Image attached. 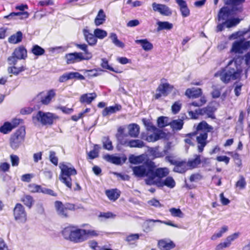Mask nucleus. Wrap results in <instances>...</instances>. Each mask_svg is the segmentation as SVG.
<instances>
[{
  "label": "nucleus",
  "instance_id": "obj_1",
  "mask_svg": "<svg viewBox=\"0 0 250 250\" xmlns=\"http://www.w3.org/2000/svg\"><path fill=\"white\" fill-rule=\"evenodd\" d=\"M213 129V127L205 121L201 122L197 126L195 135L197 143V150L199 152L203 151L204 147L208 143V133L212 131Z\"/></svg>",
  "mask_w": 250,
  "mask_h": 250
},
{
  "label": "nucleus",
  "instance_id": "obj_2",
  "mask_svg": "<svg viewBox=\"0 0 250 250\" xmlns=\"http://www.w3.org/2000/svg\"><path fill=\"white\" fill-rule=\"evenodd\" d=\"M241 72V66L235 61L231 60L221 73L220 79L225 83H228L231 80L240 78Z\"/></svg>",
  "mask_w": 250,
  "mask_h": 250
},
{
  "label": "nucleus",
  "instance_id": "obj_3",
  "mask_svg": "<svg viewBox=\"0 0 250 250\" xmlns=\"http://www.w3.org/2000/svg\"><path fill=\"white\" fill-rule=\"evenodd\" d=\"M61 169L60 180L69 188L72 187L71 176L77 174L76 169L70 163H61L59 165Z\"/></svg>",
  "mask_w": 250,
  "mask_h": 250
},
{
  "label": "nucleus",
  "instance_id": "obj_4",
  "mask_svg": "<svg viewBox=\"0 0 250 250\" xmlns=\"http://www.w3.org/2000/svg\"><path fill=\"white\" fill-rule=\"evenodd\" d=\"M82 33L85 40L91 46L97 44L98 39L103 40L107 36V33L105 30L98 28L94 29L92 34L87 26L83 28Z\"/></svg>",
  "mask_w": 250,
  "mask_h": 250
},
{
  "label": "nucleus",
  "instance_id": "obj_5",
  "mask_svg": "<svg viewBox=\"0 0 250 250\" xmlns=\"http://www.w3.org/2000/svg\"><path fill=\"white\" fill-rule=\"evenodd\" d=\"M63 237L71 242L79 243L84 242L83 229L76 226L65 228L62 232Z\"/></svg>",
  "mask_w": 250,
  "mask_h": 250
},
{
  "label": "nucleus",
  "instance_id": "obj_6",
  "mask_svg": "<svg viewBox=\"0 0 250 250\" xmlns=\"http://www.w3.org/2000/svg\"><path fill=\"white\" fill-rule=\"evenodd\" d=\"M154 162L147 160L142 165L131 167L134 175L137 177H147L149 178L150 174H152V168Z\"/></svg>",
  "mask_w": 250,
  "mask_h": 250
},
{
  "label": "nucleus",
  "instance_id": "obj_7",
  "mask_svg": "<svg viewBox=\"0 0 250 250\" xmlns=\"http://www.w3.org/2000/svg\"><path fill=\"white\" fill-rule=\"evenodd\" d=\"M57 116L51 112H43L39 111L32 117V120L35 124L41 123L43 125H52Z\"/></svg>",
  "mask_w": 250,
  "mask_h": 250
},
{
  "label": "nucleus",
  "instance_id": "obj_8",
  "mask_svg": "<svg viewBox=\"0 0 250 250\" xmlns=\"http://www.w3.org/2000/svg\"><path fill=\"white\" fill-rule=\"evenodd\" d=\"M25 130L21 127L13 133L10 139V146L14 150H17L24 142L25 136Z\"/></svg>",
  "mask_w": 250,
  "mask_h": 250
},
{
  "label": "nucleus",
  "instance_id": "obj_9",
  "mask_svg": "<svg viewBox=\"0 0 250 250\" xmlns=\"http://www.w3.org/2000/svg\"><path fill=\"white\" fill-rule=\"evenodd\" d=\"M14 220L18 223L23 224L27 220V214L24 207L20 203L16 204L13 209Z\"/></svg>",
  "mask_w": 250,
  "mask_h": 250
},
{
  "label": "nucleus",
  "instance_id": "obj_10",
  "mask_svg": "<svg viewBox=\"0 0 250 250\" xmlns=\"http://www.w3.org/2000/svg\"><path fill=\"white\" fill-rule=\"evenodd\" d=\"M146 183L148 185H156L158 187H163L164 186L172 188L175 186V182L172 177L168 176L165 180H162L160 179H157V180L154 179L146 180Z\"/></svg>",
  "mask_w": 250,
  "mask_h": 250
},
{
  "label": "nucleus",
  "instance_id": "obj_11",
  "mask_svg": "<svg viewBox=\"0 0 250 250\" xmlns=\"http://www.w3.org/2000/svg\"><path fill=\"white\" fill-rule=\"evenodd\" d=\"M250 46V41H247L245 39H241L232 43L230 52L235 54H243Z\"/></svg>",
  "mask_w": 250,
  "mask_h": 250
},
{
  "label": "nucleus",
  "instance_id": "obj_12",
  "mask_svg": "<svg viewBox=\"0 0 250 250\" xmlns=\"http://www.w3.org/2000/svg\"><path fill=\"white\" fill-rule=\"evenodd\" d=\"M173 86L167 83H161L156 90L154 95L155 99H158L162 96H167L172 90Z\"/></svg>",
  "mask_w": 250,
  "mask_h": 250
},
{
  "label": "nucleus",
  "instance_id": "obj_13",
  "mask_svg": "<svg viewBox=\"0 0 250 250\" xmlns=\"http://www.w3.org/2000/svg\"><path fill=\"white\" fill-rule=\"evenodd\" d=\"M155 163H154V166L152 168V174H150L149 178H146V180L154 179L157 180V179H160L167 176L169 173V170L167 167L164 168H158L155 170Z\"/></svg>",
  "mask_w": 250,
  "mask_h": 250
},
{
  "label": "nucleus",
  "instance_id": "obj_14",
  "mask_svg": "<svg viewBox=\"0 0 250 250\" xmlns=\"http://www.w3.org/2000/svg\"><path fill=\"white\" fill-rule=\"evenodd\" d=\"M65 58L67 64L74 63L76 62L85 60L83 57V53L81 52H74L65 55Z\"/></svg>",
  "mask_w": 250,
  "mask_h": 250
},
{
  "label": "nucleus",
  "instance_id": "obj_15",
  "mask_svg": "<svg viewBox=\"0 0 250 250\" xmlns=\"http://www.w3.org/2000/svg\"><path fill=\"white\" fill-rule=\"evenodd\" d=\"M152 6L153 10L154 11L158 12L161 15L164 16H169L172 14V12L170 8L165 4L153 2L152 4Z\"/></svg>",
  "mask_w": 250,
  "mask_h": 250
},
{
  "label": "nucleus",
  "instance_id": "obj_16",
  "mask_svg": "<svg viewBox=\"0 0 250 250\" xmlns=\"http://www.w3.org/2000/svg\"><path fill=\"white\" fill-rule=\"evenodd\" d=\"M150 132L152 133L149 134L148 133L146 138V140L149 142H155L161 138H164L165 136V133L159 129Z\"/></svg>",
  "mask_w": 250,
  "mask_h": 250
},
{
  "label": "nucleus",
  "instance_id": "obj_17",
  "mask_svg": "<svg viewBox=\"0 0 250 250\" xmlns=\"http://www.w3.org/2000/svg\"><path fill=\"white\" fill-rule=\"evenodd\" d=\"M175 247L174 243L168 238L162 239L158 242V247L161 250H170Z\"/></svg>",
  "mask_w": 250,
  "mask_h": 250
},
{
  "label": "nucleus",
  "instance_id": "obj_18",
  "mask_svg": "<svg viewBox=\"0 0 250 250\" xmlns=\"http://www.w3.org/2000/svg\"><path fill=\"white\" fill-rule=\"evenodd\" d=\"M104 158L106 161L115 165H121L126 160V157L124 155L119 157L114 155L107 154L104 156Z\"/></svg>",
  "mask_w": 250,
  "mask_h": 250
},
{
  "label": "nucleus",
  "instance_id": "obj_19",
  "mask_svg": "<svg viewBox=\"0 0 250 250\" xmlns=\"http://www.w3.org/2000/svg\"><path fill=\"white\" fill-rule=\"evenodd\" d=\"M118 139L122 145L129 146L130 147L142 148L145 146L144 143L140 140H131L127 141L119 138Z\"/></svg>",
  "mask_w": 250,
  "mask_h": 250
},
{
  "label": "nucleus",
  "instance_id": "obj_20",
  "mask_svg": "<svg viewBox=\"0 0 250 250\" xmlns=\"http://www.w3.org/2000/svg\"><path fill=\"white\" fill-rule=\"evenodd\" d=\"M55 95L56 92L54 89L49 90L46 93H42L41 94V102L43 104L47 105Z\"/></svg>",
  "mask_w": 250,
  "mask_h": 250
},
{
  "label": "nucleus",
  "instance_id": "obj_21",
  "mask_svg": "<svg viewBox=\"0 0 250 250\" xmlns=\"http://www.w3.org/2000/svg\"><path fill=\"white\" fill-rule=\"evenodd\" d=\"M230 14V10L228 7H223L219 11L218 16L217 20L218 21H226L228 20Z\"/></svg>",
  "mask_w": 250,
  "mask_h": 250
},
{
  "label": "nucleus",
  "instance_id": "obj_22",
  "mask_svg": "<svg viewBox=\"0 0 250 250\" xmlns=\"http://www.w3.org/2000/svg\"><path fill=\"white\" fill-rule=\"evenodd\" d=\"M97 97L96 93H88L83 94L80 98V102L82 104H90Z\"/></svg>",
  "mask_w": 250,
  "mask_h": 250
},
{
  "label": "nucleus",
  "instance_id": "obj_23",
  "mask_svg": "<svg viewBox=\"0 0 250 250\" xmlns=\"http://www.w3.org/2000/svg\"><path fill=\"white\" fill-rule=\"evenodd\" d=\"M106 21V15L103 9H100L95 17L94 23L95 26H99L103 24Z\"/></svg>",
  "mask_w": 250,
  "mask_h": 250
},
{
  "label": "nucleus",
  "instance_id": "obj_24",
  "mask_svg": "<svg viewBox=\"0 0 250 250\" xmlns=\"http://www.w3.org/2000/svg\"><path fill=\"white\" fill-rule=\"evenodd\" d=\"M189 169L188 163L186 161H179L175 163L173 171L179 173H183Z\"/></svg>",
  "mask_w": 250,
  "mask_h": 250
},
{
  "label": "nucleus",
  "instance_id": "obj_25",
  "mask_svg": "<svg viewBox=\"0 0 250 250\" xmlns=\"http://www.w3.org/2000/svg\"><path fill=\"white\" fill-rule=\"evenodd\" d=\"M121 108V106L119 104L106 107L103 110L102 115L104 117L107 116L120 111Z\"/></svg>",
  "mask_w": 250,
  "mask_h": 250
},
{
  "label": "nucleus",
  "instance_id": "obj_26",
  "mask_svg": "<svg viewBox=\"0 0 250 250\" xmlns=\"http://www.w3.org/2000/svg\"><path fill=\"white\" fill-rule=\"evenodd\" d=\"M160 220L147 219L144 222L145 231L149 232L151 231L156 224L162 223Z\"/></svg>",
  "mask_w": 250,
  "mask_h": 250
},
{
  "label": "nucleus",
  "instance_id": "obj_27",
  "mask_svg": "<svg viewBox=\"0 0 250 250\" xmlns=\"http://www.w3.org/2000/svg\"><path fill=\"white\" fill-rule=\"evenodd\" d=\"M187 163L189 169L197 167L201 163L200 156L199 155H195L194 158L189 159Z\"/></svg>",
  "mask_w": 250,
  "mask_h": 250
},
{
  "label": "nucleus",
  "instance_id": "obj_28",
  "mask_svg": "<svg viewBox=\"0 0 250 250\" xmlns=\"http://www.w3.org/2000/svg\"><path fill=\"white\" fill-rule=\"evenodd\" d=\"M75 46L79 49L83 51V57L85 60H89L92 57V54L88 50L87 45L85 44H76Z\"/></svg>",
  "mask_w": 250,
  "mask_h": 250
},
{
  "label": "nucleus",
  "instance_id": "obj_29",
  "mask_svg": "<svg viewBox=\"0 0 250 250\" xmlns=\"http://www.w3.org/2000/svg\"><path fill=\"white\" fill-rule=\"evenodd\" d=\"M202 94L200 88H191L187 89L185 95L189 98H196L199 97Z\"/></svg>",
  "mask_w": 250,
  "mask_h": 250
},
{
  "label": "nucleus",
  "instance_id": "obj_30",
  "mask_svg": "<svg viewBox=\"0 0 250 250\" xmlns=\"http://www.w3.org/2000/svg\"><path fill=\"white\" fill-rule=\"evenodd\" d=\"M13 54L19 60L25 59L27 57V51L23 46L16 48Z\"/></svg>",
  "mask_w": 250,
  "mask_h": 250
},
{
  "label": "nucleus",
  "instance_id": "obj_31",
  "mask_svg": "<svg viewBox=\"0 0 250 250\" xmlns=\"http://www.w3.org/2000/svg\"><path fill=\"white\" fill-rule=\"evenodd\" d=\"M135 42L137 44H140L142 48L146 51L151 50L153 47L152 43L149 42L146 39L136 40Z\"/></svg>",
  "mask_w": 250,
  "mask_h": 250
},
{
  "label": "nucleus",
  "instance_id": "obj_32",
  "mask_svg": "<svg viewBox=\"0 0 250 250\" xmlns=\"http://www.w3.org/2000/svg\"><path fill=\"white\" fill-rule=\"evenodd\" d=\"M55 208L58 214L64 217L67 216V210L63 207V204L60 201H56L55 203Z\"/></svg>",
  "mask_w": 250,
  "mask_h": 250
},
{
  "label": "nucleus",
  "instance_id": "obj_33",
  "mask_svg": "<svg viewBox=\"0 0 250 250\" xmlns=\"http://www.w3.org/2000/svg\"><path fill=\"white\" fill-rule=\"evenodd\" d=\"M198 112L201 115H206L208 118L212 119L215 118V116L214 115V110L212 107L208 106L205 108L198 109Z\"/></svg>",
  "mask_w": 250,
  "mask_h": 250
},
{
  "label": "nucleus",
  "instance_id": "obj_34",
  "mask_svg": "<svg viewBox=\"0 0 250 250\" xmlns=\"http://www.w3.org/2000/svg\"><path fill=\"white\" fill-rule=\"evenodd\" d=\"M128 133L132 137H137L140 132L139 126L136 124H130L128 126Z\"/></svg>",
  "mask_w": 250,
  "mask_h": 250
},
{
  "label": "nucleus",
  "instance_id": "obj_35",
  "mask_svg": "<svg viewBox=\"0 0 250 250\" xmlns=\"http://www.w3.org/2000/svg\"><path fill=\"white\" fill-rule=\"evenodd\" d=\"M129 161L130 163L133 164H139L145 163L146 159V156L144 155H140L139 156H135L131 155L129 157Z\"/></svg>",
  "mask_w": 250,
  "mask_h": 250
},
{
  "label": "nucleus",
  "instance_id": "obj_36",
  "mask_svg": "<svg viewBox=\"0 0 250 250\" xmlns=\"http://www.w3.org/2000/svg\"><path fill=\"white\" fill-rule=\"evenodd\" d=\"M83 241H85L90 238L98 235V232L92 229H83Z\"/></svg>",
  "mask_w": 250,
  "mask_h": 250
},
{
  "label": "nucleus",
  "instance_id": "obj_37",
  "mask_svg": "<svg viewBox=\"0 0 250 250\" xmlns=\"http://www.w3.org/2000/svg\"><path fill=\"white\" fill-rule=\"evenodd\" d=\"M22 39V34L21 31L17 32L15 34L11 36L8 39L10 43L16 44L21 42Z\"/></svg>",
  "mask_w": 250,
  "mask_h": 250
},
{
  "label": "nucleus",
  "instance_id": "obj_38",
  "mask_svg": "<svg viewBox=\"0 0 250 250\" xmlns=\"http://www.w3.org/2000/svg\"><path fill=\"white\" fill-rule=\"evenodd\" d=\"M158 25L157 30H170L173 28V24L168 21H159L157 23Z\"/></svg>",
  "mask_w": 250,
  "mask_h": 250
},
{
  "label": "nucleus",
  "instance_id": "obj_39",
  "mask_svg": "<svg viewBox=\"0 0 250 250\" xmlns=\"http://www.w3.org/2000/svg\"><path fill=\"white\" fill-rule=\"evenodd\" d=\"M184 122L181 119L174 120L170 123V125L173 130H179L183 128Z\"/></svg>",
  "mask_w": 250,
  "mask_h": 250
},
{
  "label": "nucleus",
  "instance_id": "obj_40",
  "mask_svg": "<svg viewBox=\"0 0 250 250\" xmlns=\"http://www.w3.org/2000/svg\"><path fill=\"white\" fill-rule=\"evenodd\" d=\"M109 38L112 41V43L116 46L123 48L125 47V44L118 39L117 35L114 33L110 34Z\"/></svg>",
  "mask_w": 250,
  "mask_h": 250
},
{
  "label": "nucleus",
  "instance_id": "obj_41",
  "mask_svg": "<svg viewBox=\"0 0 250 250\" xmlns=\"http://www.w3.org/2000/svg\"><path fill=\"white\" fill-rule=\"evenodd\" d=\"M21 201L29 208H30L33 206L34 200L33 197L28 195L23 196L21 199Z\"/></svg>",
  "mask_w": 250,
  "mask_h": 250
},
{
  "label": "nucleus",
  "instance_id": "obj_42",
  "mask_svg": "<svg viewBox=\"0 0 250 250\" xmlns=\"http://www.w3.org/2000/svg\"><path fill=\"white\" fill-rule=\"evenodd\" d=\"M229 228L227 226L224 225L221 227L220 230L213 234L211 237L212 240H215L218 238L221 237L223 234L228 231Z\"/></svg>",
  "mask_w": 250,
  "mask_h": 250
},
{
  "label": "nucleus",
  "instance_id": "obj_43",
  "mask_svg": "<svg viewBox=\"0 0 250 250\" xmlns=\"http://www.w3.org/2000/svg\"><path fill=\"white\" fill-rule=\"evenodd\" d=\"M105 193L109 199L113 201L117 200L120 196L119 192L117 189L106 190Z\"/></svg>",
  "mask_w": 250,
  "mask_h": 250
},
{
  "label": "nucleus",
  "instance_id": "obj_44",
  "mask_svg": "<svg viewBox=\"0 0 250 250\" xmlns=\"http://www.w3.org/2000/svg\"><path fill=\"white\" fill-rule=\"evenodd\" d=\"M29 13L27 12H13L5 18H10L14 16H19V19L22 20L27 19L29 17Z\"/></svg>",
  "mask_w": 250,
  "mask_h": 250
},
{
  "label": "nucleus",
  "instance_id": "obj_45",
  "mask_svg": "<svg viewBox=\"0 0 250 250\" xmlns=\"http://www.w3.org/2000/svg\"><path fill=\"white\" fill-rule=\"evenodd\" d=\"M171 215L175 217H179L180 218L184 217V214L179 208H171L169 209Z\"/></svg>",
  "mask_w": 250,
  "mask_h": 250
},
{
  "label": "nucleus",
  "instance_id": "obj_46",
  "mask_svg": "<svg viewBox=\"0 0 250 250\" xmlns=\"http://www.w3.org/2000/svg\"><path fill=\"white\" fill-rule=\"evenodd\" d=\"M195 136V132L188 133L186 135L184 139L185 143L189 146H194V138Z\"/></svg>",
  "mask_w": 250,
  "mask_h": 250
},
{
  "label": "nucleus",
  "instance_id": "obj_47",
  "mask_svg": "<svg viewBox=\"0 0 250 250\" xmlns=\"http://www.w3.org/2000/svg\"><path fill=\"white\" fill-rule=\"evenodd\" d=\"M84 74L86 77L91 78L93 77H96L100 75L99 72L102 70H98L97 69H91V70H83Z\"/></svg>",
  "mask_w": 250,
  "mask_h": 250
},
{
  "label": "nucleus",
  "instance_id": "obj_48",
  "mask_svg": "<svg viewBox=\"0 0 250 250\" xmlns=\"http://www.w3.org/2000/svg\"><path fill=\"white\" fill-rule=\"evenodd\" d=\"M13 129L10 122H5L3 125L0 127V132L3 134H7Z\"/></svg>",
  "mask_w": 250,
  "mask_h": 250
},
{
  "label": "nucleus",
  "instance_id": "obj_49",
  "mask_svg": "<svg viewBox=\"0 0 250 250\" xmlns=\"http://www.w3.org/2000/svg\"><path fill=\"white\" fill-rule=\"evenodd\" d=\"M240 21V20L238 18H233L231 19H228L225 21V24L227 28H231L236 26Z\"/></svg>",
  "mask_w": 250,
  "mask_h": 250
},
{
  "label": "nucleus",
  "instance_id": "obj_50",
  "mask_svg": "<svg viewBox=\"0 0 250 250\" xmlns=\"http://www.w3.org/2000/svg\"><path fill=\"white\" fill-rule=\"evenodd\" d=\"M31 51L32 53L36 56L42 55L45 52L44 49L38 45H34L32 48Z\"/></svg>",
  "mask_w": 250,
  "mask_h": 250
},
{
  "label": "nucleus",
  "instance_id": "obj_51",
  "mask_svg": "<svg viewBox=\"0 0 250 250\" xmlns=\"http://www.w3.org/2000/svg\"><path fill=\"white\" fill-rule=\"evenodd\" d=\"M103 143V146L104 148L108 150H111L113 149V146L112 144L111 141L109 139V138L107 137H104L103 138L102 140Z\"/></svg>",
  "mask_w": 250,
  "mask_h": 250
},
{
  "label": "nucleus",
  "instance_id": "obj_52",
  "mask_svg": "<svg viewBox=\"0 0 250 250\" xmlns=\"http://www.w3.org/2000/svg\"><path fill=\"white\" fill-rule=\"evenodd\" d=\"M150 152L151 155L155 158H159L164 156V153L160 152L158 147L151 148Z\"/></svg>",
  "mask_w": 250,
  "mask_h": 250
},
{
  "label": "nucleus",
  "instance_id": "obj_53",
  "mask_svg": "<svg viewBox=\"0 0 250 250\" xmlns=\"http://www.w3.org/2000/svg\"><path fill=\"white\" fill-rule=\"evenodd\" d=\"M142 121L148 131L150 132L158 129L157 127L154 126L148 120L143 119Z\"/></svg>",
  "mask_w": 250,
  "mask_h": 250
},
{
  "label": "nucleus",
  "instance_id": "obj_54",
  "mask_svg": "<svg viewBox=\"0 0 250 250\" xmlns=\"http://www.w3.org/2000/svg\"><path fill=\"white\" fill-rule=\"evenodd\" d=\"M10 165L6 162H0V172L6 173L9 171Z\"/></svg>",
  "mask_w": 250,
  "mask_h": 250
},
{
  "label": "nucleus",
  "instance_id": "obj_55",
  "mask_svg": "<svg viewBox=\"0 0 250 250\" xmlns=\"http://www.w3.org/2000/svg\"><path fill=\"white\" fill-rule=\"evenodd\" d=\"M180 8V11L183 17H187L189 15L190 11L187 6V3L179 6Z\"/></svg>",
  "mask_w": 250,
  "mask_h": 250
},
{
  "label": "nucleus",
  "instance_id": "obj_56",
  "mask_svg": "<svg viewBox=\"0 0 250 250\" xmlns=\"http://www.w3.org/2000/svg\"><path fill=\"white\" fill-rule=\"evenodd\" d=\"M141 235L138 233L130 234L128 235L125 238V241L128 243H131L139 239Z\"/></svg>",
  "mask_w": 250,
  "mask_h": 250
},
{
  "label": "nucleus",
  "instance_id": "obj_57",
  "mask_svg": "<svg viewBox=\"0 0 250 250\" xmlns=\"http://www.w3.org/2000/svg\"><path fill=\"white\" fill-rule=\"evenodd\" d=\"M231 244L226 238L224 242L220 243L216 246L215 250H222L223 249L229 247Z\"/></svg>",
  "mask_w": 250,
  "mask_h": 250
},
{
  "label": "nucleus",
  "instance_id": "obj_58",
  "mask_svg": "<svg viewBox=\"0 0 250 250\" xmlns=\"http://www.w3.org/2000/svg\"><path fill=\"white\" fill-rule=\"evenodd\" d=\"M42 187L35 184H31L29 186V190L31 192H42Z\"/></svg>",
  "mask_w": 250,
  "mask_h": 250
},
{
  "label": "nucleus",
  "instance_id": "obj_59",
  "mask_svg": "<svg viewBox=\"0 0 250 250\" xmlns=\"http://www.w3.org/2000/svg\"><path fill=\"white\" fill-rule=\"evenodd\" d=\"M101 65V66L104 69H108L111 71L117 73V71H115L112 67L110 66L108 64L107 60L105 58H103L102 59V62Z\"/></svg>",
  "mask_w": 250,
  "mask_h": 250
},
{
  "label": "nucleus",
  "instance_id": "obj_60",
  "mask_svg": "<svg viewBox=\"0 0 250 250\" xmlns=\"http://www.w3.org/2000/svg\"><path fill=\"white\" fill-rule=\"evenodd\" d=\"M24 70L23 67H16L15 66L9 67L8 69V72L14 75H18L20 72Z\"/></svg>",
  "mask_w": 250,
  "mask_h": 250
},
{
  "label": "nucleus",
  "instance_id": "obj_61",
  "mask_svg": "<svg viewBox=\"0 0 250 250\" xmlns=\"http://www.w3.org/2000/svg\"><path fill=\"white\" fill-rule=\"evenodd\" d=\"M167 118L165 117H160L157 120L158 125L160 127H163L168 125Z\"/></svg>",
  "mask_w": 250,
  "mask_h": 250
},
{
  "label": "nucleus",
  "instance_id": "obj_62",
  "mask_svg": "<svg viewBox=\"0 0 250 250\" xmlns=\"http://www.w3.org/2000/svg\"><path fill=\"white\" fill-rule=\"evenodd\" d=\"M99 148V146L98 145H95L94 149L89 152L88 156L90 159H93L98 157Z\"/></svg>",
  "mask_w": 250,
  "mask_h": 250
},
{
  "label": "nucleus",
  "instance_id": "obj_63",
  "mask_svg": "<svg viewBox=\"0 0 250 250\" xmlns=\"http://www.w3.org/2000/svg\"><path fill=\"white\" fill-rule=\"evenodd\" d=\"M10 158L12 166L13 167H17L19 165L20 162V158L17 155L11 154L10 156Z\"/></svg>",
  "mask_w": 250,
  "mask_h": 250
},
{
  "label": "nucleus",
  "instance_id": "obj_64",
  "mask_svg": "<svg viewBox=\"0 0 250 250\" xmlns=\"http://www.w3.org/2000/svg\"><path fill=\"white\" fill-rule=\"evenodd\" d=\"M236 187L239 188V189H244L246 186V182L245 178L243 176H241L240 179L236 182Z\"/></svg>",
  "mask_w": 250,
  "mask_h": 250
}]
</instances>
